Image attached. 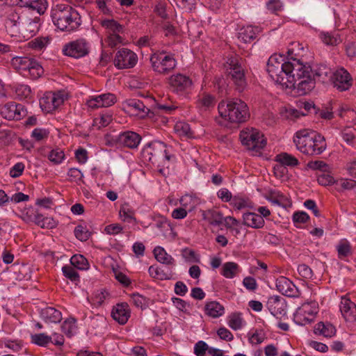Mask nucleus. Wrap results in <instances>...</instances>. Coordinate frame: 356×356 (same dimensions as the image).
I'll return each mask as SVG.
<instances>
[{"instance_id":"f257e3e1","label":"nucleus","mask_w":356,"mask_h":356,"mask_svg":"<svg viewBox=\"0 0 356 356\" xmlns=\"http://www.w3.org/2000/svg\"><path fill=\"white\" fill-rule=\"evenodd\" d=\"M291 45L293 47L287 51L289 57L287 61H285L284 55L274 54L268 58L267 63V72L270 78L282 86L286 84V77L293 72L295 63L298 62L300 58L299 54L295 51L293 46L298 47V50H303L302 47H299V44L292 43Z\"/></svg>"},{"instance_id":"f03ea898","label":"nucleus","mask_w":356,"mask_h":356,"mask_svg":"<svg viewBox=\"0 0 356 356\" xmlns=\"http://www.w3.org/2000/svg\"><path fill=\"white\" fill-rule=\"evenodd\" d=\"M218 113L223 122L221 124L227 126V123L239 124L247 122L250 113L248 104L238 98L222 100L218 106Z\"/></svg>"},{"instance_id":"7ed1b4c3","label":"nucleus","mask_w":356,"mask_h":356,"mask_svg":"<svg viewBox=\"0 0 356 356\" xmlns=\"http://www.w3.org/2000/svg\"><path fill=\"white\" fill-rule=\"evenodd\" d=\"M315 86V80L312 75V67L304 63L300 57L295 63V67L291 74L286 77V84L283 87L295 88L299 95L309 92Z\"/></svg>"},{"instance_id":"20e7f679","label":"nucleus","mask_w":356,"mask_h":356,"mask_svg":"<svg viewBox=\"0 0 356 356\" xmlns=\"http://www.w3.org/2000/svg\"><path fill=\"white\" fill-rule=\"evenodd\" d=\"M293 143L298 150L309 156L319 155L327 147L325 139L322 135L307 129L298 131L293 136Z\"/></svg>"},{"instance_id":"39448f33","label":"nucleus","mask_w":356,"mask_h":356,"mask_svg":"<svg viewBox=\"0 0 356 356\" xmlns=\"http://www.w3.org/2000/svg\"><path fill=\"white\" fill-rule=\"evenodd\" d=\"M51 17L54 24L63 31H74L81 24L80 15L76 10L65 3L54 6L51 10Z\"/></svg>"},{"instance_id":"423d86ee","label":"nucleus","mask_w":356,"mask_h":356,"mask_svg":"<svg viewBox=\"0 0 356 356\" xmlns=\"http://www.w3.org/2000/svg\"><path fill=\"white\" fill-rule=\"evenodd\" d=\"M141 157L144 163H151L159 167L161 163L170 161L172 157L168 152L166 145L161 141H154L146 145L141 151Z\"/></svg>"},{"instance_id":"0eeeda50","label":"nucleus","mask_w":356,"mask_h":356,"mask_svg":"<svg viewBox=\"0 0 356 356\" xmlns=\"http://www.w3.org/2000/svg\"><path fill=\"white\" fill-rule=\"evenodd\" d=\"M11 65L24 76L31 79L40 78L44 72L43 67L40 63L32 57H14L11 60Z\"/></svg>"},{"instance_id":"6e6552de","label":"nucleus","mask_w":356,"mask_h":356,"mask_svg":"<svg viewBox=\"0 0 356 356\" xmlns=\"http://www.w3.org/2000/svg\"><path fill=\"white\" fill-rule=\"evenodd\" d=\"M149 60L153 70L160 74H168L177 65V61L173 55L164 51L153 53Z\"/></svg>"},{"instance_id":"1a4fd4ad","label":"nucleus","mask_w":356,"mask_h":356,"mask_svg":"<svg viewBox=\"0 0 356 356\" xmlns=\"http://www.w3.org/2000/svg\"><path fill=\"white\" fill-rule=\"evenodd\" d=\"M240 139L244 146L255 153L260 152L266 145L264 135L252 127L243 129L240 133Z\"/></svg>"},{"instance_id":"9d476101","label":"nucleus","mask_w":356,"mask_h":356,"mask_svg":"<svg viewBox=\"0 0 356 356\" xmlns=\"http://www.w3.org/2000/svg\"><path fill=\"white\" fill-rule=\"evenodd\" d=\"M227 64L228 73L231 76L236 90L239 92L243 91L246 88L247 81L241 58L236 56H231L227 59Z\"/></svg>"},{"instance_id":"9b49d317","label":"nucleus","mask_w":356,"mask_h":356,"mask_svg":"<svg viewBox=\"0 0 356 356\" xmlns=\"http://www.w3.org/2000/svg\"><path fill=\"white\" fill-rule=\"evenodd\" d=\"M318 312V305L316 301L304 302L296 311L293 321L296 324L305 325L314 321Z\"/></svg>"},{"instance_id":"f8f14e48","label":"nucleus","mask_w":356,"mask_h":356,"mask_svg":"<svg viewBox=\"0 0 356 356\" xmlns=\"http://www.w3.org/2000/svg\"><path fill=\"white\" fill-rule=\"evenodd\" d=\"M90 51V42L83 38L66 43L62 49V52L65 56L76 59L86 56Z\"/></svg>"},{"instance_id":"ddd939ff","label":"nucleus","mask_w":356,"mask_h":356,"mask_svg":"<svg viewBox=\"0 0 356 356\" xmlns=\"http://www.w3.org/2000/svg\"><path fill=\"white\" fill-rule=\"evenodd\" d=\"M67 99L65 91L46 92L40 99V106L45 113H51L64 103Z\"/></svg>"},{"instance_id":"4468645a","label":"nucleus","mask_w":356,"mask_h":356,"mask_svg":"<svg viewBox=\"0 0 356 356\" xmlns=\"http://www.w3.org/2000/svg\"><path fill=\"white\" fill-rule=\"evenodd\" d=\"M138 63V56L133 51L122 48L115 55L113 65L118 70L130 69L136 66Z\"/></svg>"},{"instance_id":"2eb2a0df","label":"nucleus","mask_w":356,"mask_h":356,"mask_svg":"<svg viewBox=\"0 0 356 356\" xmlns=\"http://www.w3.org/2000/svg\"><path fill=\"white\" fill-rule=\"evenodd\" d=\"M170 90L178 95L188 94L193 88L192 80L187 76L178 73L169 78Z\"/></svg>"},{"instance_id":"dca6fc26","label":"nucleus","mask_w":356,"mask_h":356,"mask_svg":"<svg viewBox=\"0 0 356 356\" xmlns=\"http://www.w3.org/2000/svg\"><path fill=\"white\" fill-rule=\"evenodd\" d=\"M27 113L24 106L14 102H8L0 107V114L8 120H20Z\"/></svg>"},{"instance_id":"f3484780","label":"nucleus","mask_w":356,"mask_h":356,"mask_svg":"<svg viewBox=\"0 0 356 356\" xmlns=\"http://www.w3.org/2000/svg\"><path fill=\"white\" fill-rule=\"evenodd\" d=\"M330 81L335 88L341 92L348 90L353 84L350 74L343 67L333 71Z\"/></svg>"},{"instance_id":"a211bd4d","label":"nucleus","mask_w":356,"mask_h":356,"mask_svg":"<svg viewBox=\"0 0 356 356\" xmlns=\"http://www.w3.org/2000/svg\"><path fill=\"white\" fill-rule=\"evenodd\" d=\"M266 307L270 314L276 318L281 319L287 313V305L285 300L279 296L268 298Z\"/></svg>"},{"instance_id":"6ab92c4d","label":"nucleus","mask_w":356,"mask_h":356,"mask_svg":"<svg viewBox=\"0 0 356 356\" xmlns=\"http://www.w3.org/2000/svg\"><path fill=\"white\" fill-rule=\"evenodd\" d=\"M116 102V96L113 93L108 92L90 96L86 101V105L92 109H97L103 107L111 106Z\"/></svg>"},{"instance_id":"aec40b11","label":"nucleus","mask_w":356,"mask_h":356,"mask_svg":"<svg viewBox=\"0 0 356 356\" xmlns=\"http://www.w3.org/2000/svg\"><path fill=\"white\" fill-rule=\"evenodd\" d=\"M275 286L282 295L289 298H298L300 292L298 288L289 278L280 276L276 279Z\"/></svg>"},{"instance_id":"412c9836","label":"nucleus","mask_w":356,"mask_h":356,"mask_svg":"<svg viewBox=\"0 0 356 356\" xmlns=\"http://www.w3.org/2000/svg\"><path fill=\"white\" fill-rule=\"evenodd\" d=\"M339 309L346 322L356 321V305L346 296L341 297Z\"/></svg>"},{"instance_id":"4be33fe9","label":"nucleus","mask_w":356,"mask_h":356,"mask_svg":"<svg viewBox=\"0 0 356 356\" xmlns=\"http://www.w3.org/2000/svg\"><path fill=\"white\" fill-rule=\"evenodd\" d=\"M111 316L119 324H126L131 316V309L128 303L120 302L113 306Z\"/></svg>"},{"instance_id":"5701e85b","label":"nucleus","mask_w":356,"mask_h":356,"mask_svg":"<svg viewBox=\"0 0 356 356\" xmlns=\"http://www.w3.org/2000/svg\"><path fill=\"white\" fill-rule=\"evenodd\" d=\"M117 140L121 145L131 149H134L140 144L141 137L136 132L128 131L120 134L118 136Z\"/></svg>"},{"instance_id":"b1692460","label":"nucleus","mask_w":356,"mask_h":356,"mask_svg":"<svg viewBox=\"0 0 356 356\" xmlns=\"http://www.w3.org/2000/svg\"><path fill=\"white\" fill-rule=\"evenodd\" d=\"M125 106L129 112L142 118L148 116L150 113L149 108L139 99H132L127 100Z\"/></svg>"},{"instance_id":"393cba45","label":"nucleus","mask_w":356,"mask_h":356,"mask_svg":"<svg viewBox=\"0 0 356 356\" xmlns=\"http://www.w3.org/2000/svg\"><path fill=\"white\" fill-rule=\"evenodd\" d=\"M266 198L273 204L284 208L290 207L291 202L290 199L281 191L277 189H270L266 193Z\"/></svg>"},{"instance_id":"a878e982","label":"nucleus","mask_w":356,"mask_h":356,"mask_svg":"<svg viewBox=\"0 0 356 356\" xmlns=\"http://www.w3.org/2000/svg\"><path fill=\"white\" fill-rule=\"evenodd\" d=\"M11 89L16 99L26 102H31L33 100V94L29 86L22 83H15L11 86Z\"/></svg>"},{"instance_id":"bb28decb","label":"nucleus","mask_w":356,"mask_h":356,"mask_svg":"<svg viewBox=\"0 0 356 356\" xmlns=\"http://www.w3.org/2000/svg\"><path fill=\"white\" fill-rule=\"evenodd\" d=\"M260 32L261 29L258 26L252 25L243 26L238 33V38L244 43H250L257 38Z\"/></svg>"},{"instance_id":"cd10ccee","label":"nucleus","mask_w":356,"mask_h":356,"mask_svg":"<svg viewBox=\"0 0 356 356\" xmlns=\"http://www.w3.org/2000/svg\"><path fill=\"white\" fill-rule=\"evenodd\" d=\"M14 3L20 7H26L36 10L40 15L43 14L47 8V0H14Z\"/></svg>"},{"instance_id":"c85d7f7f","label":"nucleus","mask_w":356,"mask_h":356,"mask_svg":"<svg viewBox=\"0 0 356 356\" xmlns=\"http://www.w3.org/2000/svg\"><path fill=\"white\" fill-rule=\"evenodd\" d=\"M333 71L325 64H318L312 67V75L320 81L327 83L330 81Z\"/></svg>"},{"instance_id":"c756f323","label":"nucleus","mask_w":356,"mask_h":356,"mask_svg":"<svg viewBox=\"0 0 356 356\" xmlns=\"http://www.w3.org/2000/svg\"><path fill=\"white\" fill-rule=\"evenodd\" d=\"M41 318L47 323H58L62 320V313L51 307H47L40 311Z\"/></svg>"},{"instance_id":"7c9ffc66","label":"nucleus","mask_w":356,"mask_h":356,"mask_svg":"<svg viewBox=\"0 0 356 356\" xmlns=\"http://www.w3.org/2000/svg\"><path fill=\"white\" fill-rule=\"evenodd\" d=\"M243 220L245 225L254 229H261L265 225L262 216L253 212L243 213Z\"/></svg>"},{"instance_id":"2f4dec72","label":"nucleus","mask_w":356,"mask_h":356,"mask_svg":"<svg viewBox=\"0 0 356 356\" xmlns=\"http://www.w3.org/2000/svg\"><path fill=\"white\" fill-rule=\"evenodd\" d=\"M100 24L104 29L106 35L124 32V27L113 19H101Z\"/></svg>"},{"instance_id":"473e14b6","label":"nucleus","mask_w":356,"mask_h":356,"mask_svg":"<svg viewBox=\"0 0 356 356\" xmlns=\"http://www.w3.org/2000/svg\"><path fill=\"white\" fill-rule=\"evenodd\" d=\"M204 311L207 316L213 318H219L225 314L224 307L215 300L207 302Z\"/></svg>"},{"instance_id":"72a5a7b5","label":"nucleus","mask_w":356,"mask_h":356,"mask_svg":"<svg viewBox=\"0 0 356 356\" xmlns=\"http://www.w3.org/2000/svg\"><path fill=\"white\" fill-rule=\"evenodd\" d=\"M314 332L325 337H332L336 334V328L330 323L319 322L315 325Z\"/></svg>"},{"instance_id":"f704fd0d","label":"nucleus","mask_w":356,"mask_h":356,"mask_svg":"<svg viewBox=\"0 0 356 356\" xmlns=\"http://www.w3.org/2000/svg\"><path fill=\"white\" fill-rule=\"evenodd\" d=\"M153 253L155 259L159 263L168 266L175 265L174 258L170 254H168L163 248L161 246L155 247L153 250Z\"/></svg>"},{"instance_id":"c9c22d12","label":"nucleus","mask_w":356,"mask_h":356,"mask_svg":"<svg viewBox=\"0 0 356 356\" xmlns=\"http://www.w3.org/2000/svg\"><path fill=\"white\" fill-rule=\"evenodd\" d=\"M203 218L213 226H219L223 223L222 213L216 209H210L203 213Z\"/></svg>"},{"instance_id":"e433bc0d","label":"nucleus","mask_w":356,"mask_h":356,"mask_svg":"<svg viewBox=\"0 0 356 356\" xmlns=\"http://www.w3.org/2000/svg\"><path fill=\"white\" fill-rule=\"evenodd\" d=\"M241 269L239 266L232 261L223 264L221 269V275L227 279H232L239 274Z\"/></svg>"},{"instance_id":"4c0bfd02","label":"nucleus","mask_w":356,"mask_h":356,"mask_svg":"<svg viewBox=\"0 0 356 356\" xmlns=\"http://www.w3.org/2000/svg\"><path fill=\"white\" fill-rule=\"evenodd\" d=\"M179 202L181 207L191 212L199 205L200 200L194 195L186 194L180 198Z\"/></svg>"},{"instance_id":"58836bf2","label":"nucleus","mask_w":356,"mask_h":356,"mask_svg":"<svg viewBox=\"0 0 356 356\" xmlns=\"http://www.w3.org/2000/svg\"><path fill=\"white\" fill-rule=\"evenodd\" d=\"M61 330L67 337L71 338L78 331L76 320L72 317L65 319L61 325Z\"/></svg>"},{"instance_id":"ea45409f","label":"nucleus","mask_w":356,"mask_h":356,"mask_svg":"<svg viewBox=\"0 0 356 356\" xmlns=\"http://www.w3.org/2000/svg\"><path fill=\"white\" fill-rule=\"evenodd\" d=\"M22 23L19 15L17 13L12 12L6 20L5 26L6 29H10L11 31L20 32Z\"/></svg>"},{"instance_id":"a19ab883","label":"nucleus","mask_w":356,"mask_h":356,"mask_svg":"<svg viewBox=\"0 0 356 356\" xmlns=\"http://www.w3.org/2000/svg\"><path fill=\"white\" fill-rule=\"evenodd\" d=\"M275 161L280 163L282 165L294 167L298 165L299 161L296 157L288 154L282 152L275 156Z\"/></svg>"},{"instance_id":"79ce46f5","label":"nucleus","mask_w":356,"mask_h":356,"mask_svg":"<svg viewBox=\"0 0 356 356\" xmlns=\"http://www.w3.org/2000/svg\"><path fill=\"white\" fill-rule=\"evenodd\" d=\"M175 133L181 138H192L193 132L190 125L185 122H177L174 127Z\"/></svg>"},{"instance_id":"37998d69","label":"nucleus","mask_w":356,"mask_h":356,"mask_svg":"<svg viewBox=\"0 0 356 356\" xmlns=\"http://www.w3.org/2000/svg\"><path fill=\"white\" fill-rule=\"evenodd\" d=\"M47 157L54 165H59L65 159L64 151L60 148L52 149L47 155Z\"/></svg>"},{"instance_id":"c03bdc74","label":"nucleus","mask_w":356,"mask_h":356,"mask_svg":"<svg viewBox=\"0 0 356 356\" xmlns=\"http://www.w3.org/2000/svg\"><path fill=\"white\" fill-rule=\"evenodd\" d=\"M31 341L37 346L46 347L51 342V337L45 333L34 334L31 335Z\"/></svg>"},{"instance_id":"a18cd8bd","label":"nucleus","mask_w":356,"mask_h":356,"mask_svg":"<svg viewBox=\"0 0 356 356\" xmlns=\"http://www.w3.org/2000/svg\"><path fill=\"white\" fill-rule=\"evenodd\" d=\"M149 275L160 280H167L171 278V275L167 273L161 268L158 266H151L148 269Z\"/></svg>"},{"instance_id":"49530a36","label":"nucleus","mask_w":356,"mask_h":356,"mask_svg":"<svg viewBox=\"0 0 356 356\" xmlns=\"http://www.w3.org/2000/svg\"><path fill=\"white\" fill-rule=\"evenodd\" d=\"M70 264L79 270H87L89 264L85 257L81 254H74L70 258Z\"/></svg>"},{"instance_id":"de8ad7c7","label":"nucleus","mask_w":356,"mask_h":356,"mask_svg":"<svg viewBox=\"0 0 356 356\" xmlns=\"http://www.w3.org/2000/svg\"><path fill=\"white\" fill-rule=\"evenodd\" d=\"M132 303L138 308L145 309L149 306V299L140 295L139 293H133L131 296Z\"/></svg>"},{"instance_id":"09e8293b","label":"nucleus","mask_w":356,"mask_h":356,"mask_svg":"<svg viewBox=\"0 0 356 356\" xmlns=\"http://www.w3.org/2000/svg\"><path fill=\"white\" fill-rule=\"evenodd\" d=\"M337 114L339 117L346 120L347 121L354 120L356 117V113L354 110L350 109L347 106H339Z\"/></svg>"},{"instance_id":"8fccbe9b","label":"nucleus","mask_w":356,"mask_h":356,"mask_svg":"<svg viewBox=\"0 0 356 356\" xmlns=\"http://www.w3.org/2000/svg\"><path fill=\"white\" fill-rule=\"evenodd\" d=\"M197 104L203 109L209 108L214 105V97L209 94L204 93L199 96Z\"/></svg>"},{"instance_id":"3c124183","label":"nucleus","mask_w":356,"mask_h":356,"mask_svg":"<svg viewBox=\"0 0 356 356\" xmlns=\"http://www.w3.org/2000/svg\"><path fill=\"white\" fill-rule=\"evenodd\" d=\"M266 339L265 332L262 330H256L254 332L249 333V343L252 345H258L263 343Z\"/></svg>"},{"instance_id":"603ef678","label":"nucleus","mask_w":356,"mask_h":356,"mask_svg":"<svg viewBox=\"0 0 356 356\" xmlns=\"http://www.w3.org/2000/svg\"><path fill=\"white\" fill-rule=\"evenodd\" d=\"M50 38L49 37H38L29 42L30 47L36 50H42L45 48L49 43Z\"/></svg>"},{"instance_id":"864d4df0","label":"nucleus","mask_w":356,"mask_h":356,"mask_svg":"<svg viewBox=\"0 0 356 356\" xmlns=\"http://www.w3.org/2000/svg\"><path fill=\"white\" fill-rule=\"evenodd\" d=\"M38 30V24L36 21L34 20H28L25 22L22 23V27L20 29L21 31H26L30 33V36H33L36 33Z\"/></svg>"},{"instance_id":"5fc2aeb1","label":"nucleus","mask_w":356,"mask_h":356,"mask_svg":"<svg viewBox=\"0 0 356 356\" xmlns=\"http://www.w3.org/2000/svg\"><path fill=\"white\" fill-rule=\"evenodd\" d=\"M74 233L76 238L81 241H86L90 236V232L87 227L81 225L75 227Z\"/></svg>"},{"instance_id":"6e6d98bb","label":"nucleus","mask_w":356,"mask_h":356,"mask_svg":"<svg viewBox=\"0 0 356 356\" xmlns=\"http://www.w3.org/2000/svg\"><path fill=\"white\" fill-rule=\"evenodd\" d=\"M62 272L64 276L72 282L79 280V275L76 270L71 266L65 265L62 267Z\"/></svg>"},{"instance_id":"4d7b16f0","label":"nucleus","mask_w":356,"mask_h":356,"mask_svg":"<svg viewBox=\"0 0 356 356\" xmlns=\"http://www.w3.org/2000/svg\"><path fill=\"white\" fill-rule=\"evenodd\" d=\"M337 250L339 258L346 257L351 253V247L347 241H341L337 246Z\"/></svg>"},{"instance_id":"13d9d810","label":"nucleus","mask_w":356,"mask_h":356,"mask_svg":"<svg viewBox=\"0 0 356 356\" xmlns=\"http://www.w3.org/2000/svg\"><path fill=\"white\" fill-rule=\"evenodd\" d=\"M231 205L237 210H241L250 207L248 199L234 196L230 202Z\"/></svg>"},{"instance_id":"bf43d9fd","label":"nucleus","mask_w":356,"mask_h":356,"mask_svg":"<svg viewBox=\"0 0 356 356\" xmlns=\"http://www.w3.org/2000/svg\"><path fill=\"white\" fill-rule=\"evenodd\" d=\"M210 347L204 341H198L195 343L193 348V353L196 356H206L207 352L209 353Z\"/></svg>"},{"instance_id":"052dcab7","label":"nucleus","mask_w":356,"mask_h":356,"mask_svg":"<svg viewBox=\"0 0 356 356\" xmlns=\"http://www.w3.org/2000/svg\"><path fill=\"white\" fill-rule=\"evenodd\" d=\"M335 185L339 190H351L356 186V181L351 179H341L336 181Z\"/></svg>"},{"instance_id":"680f3d73","label":"nucleus","mask_w":356,"mask_h":356,"mask_svg":"<svg viewBox=\"0 0 356 356\" xmlns=\"http://www.w3.org/2000/svg\"><path fill=\"white\" fill-rule=\"evenodd\" d=\"M67 176L69 177V179L70 181H74L77 184L83 181V175L81 171L76 168H71L69 169L67 173Z\"/></svg>"},{"instance_id":"e2e57ef3","label":"nucleus","mask_w":356,"mask_h":356,"mask_svg":"<svg viewBox=\"0 0 356 356\" xmlns=\"http://www.w3.org/2000/svg\"><path fill=\"white\" fill-rule=\"evenodd\" d=\"M297 270L300 276L305 280L312 279L314 275L311 268L305 264L298 265Z\"/></svg>"},{"instance_id":"0e129e2a","label":"nucleus","mask_w":356,"mask_h":356,"mask_svg":"<svg viewBox=\"0 0 356 356\" xmlns=\"http://www.w3.org/2000/svg\"><path fill=\"white\" fill-rule=\"evenodd\" d=\"M113 120V116L109 113H105L100 115L99 118L95 119V123L99 127L108 126Z\"/></svg>"},{"instance_id":"69168bd1","label":"nucleus","mask_w":356,"mask_h":356,"mask_svg":"<svg viewBox=\"0 0 356 356\" xmlns=\"http://www.w3.org/2000/svg\"><path fill=\"white\" fill-rule=\"evenodd\" d=\"M228 325L234 330H240L243 327V319L239 314H234L230 316Z\"/></svg>"},{"instance_id":"338daca9","label":"nucleus","mask_w":356,"mask_h":356,"mask_svg":"<svg viewBox=\"0 0 356 356\" xmlns=\"http://www.w3.org/2000/svg\"><path fill=\"white\" fill-rule=\"evenodd\" d=\"M280 113L282 118L287 120H294L300 116V112L293 108H285Z\"/></svg>"},{"instance_id":"774afa93","label":"nucleus","mask_w":356,"mask_h":356,"mask_svg":"<svg viewBox=\"0 0 356 356\" xmlns=\"http://www.w3.org/2000/svg\"><path fill=\"white\" fill-rule=\"evenodd\" d=\"M31 136L36 141H40L48 137L49 131L43 128H35L32 131Z\"/></svg>"}]
</instances>
